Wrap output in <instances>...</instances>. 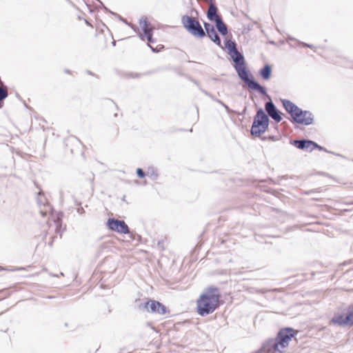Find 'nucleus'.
Here are the masks:
<instances>
[{"mask_svg": "<svg viewBox=\"0 0 353 353\" xmlns=\"http://www.w3.org/2000/svg\"><path fill=\"white\" fill-rule=\"evenodd\" d=\"M225 47L234 62V68L240 78L245 84L251 90L258 92L261 95H268L266 88L257 82L252 74L246 69L244 56L239 52L235 41L226 39Z\"/></svg>", "mask_w": 353, "mask_h": 353, "instance_id": "nucleus-1", "label": "nucleus"}, {"mask_svg": "<svg viewBox=\"0 0 353 353\" xmlns=\"http://www.w3.org/2000/svg\"><path fill=\"white\" fill-rule=\"evenodd\" d=\"M219 290L215 287L207 288L196 301V312L201 316L213 313L220 305Z\"/></svg>", "mask_w": 353, "mask_h": 353, "instance_id": "nucleus-2", "label": "nucleus"}, {"mask_svg": "<svg viewBox=\"0 0 353 353\" xmlns=\"http://www.w3.org/2000/svg\"><path fill=\"white\" fill-rule=\"evenodd\" d=\"M296 334V332L292 327H284L280 330L276 339H270L267 344L264 345L263 349L266 353H283L280 350L286 348L289 345V342Z\"/></svg>", "mask_w": 353, "mask_h": 353, "instance_id": "nucleus-3", "label": "nucleus"}, {"mask_svg": "<svg viewBox=\"0 0 353 353\" xmlns=\"http://www.w3.org/2000/svg\"><path fill=\"white\" fill-rule=\"evenodd\" d=\"M270 119L268 115L261 108L256 111L251 127V134L255 137H260L268 128Z\"/></svg>", "mask_w": 353, "mask_h": 353, "instance_id": "nucleus-4", "label": "nucleus"}, {"mask_svg": "<svg viewBox=\"0 0 353 353\" xmlns=\"http://www.w3.org/2000/svg\"><path fill=\"white\" fill-rule=\"evenodd\" d=\"M181 23L187 31L194 37L197 38H203L205 37V32L199 21L195 18L188 15H184L181 18Z\"/></svg>", "mask_w": 353, "mask_h": 353, "instance_id": "nucleus-5", "label": "nucleus"}, {"mask_svg": "<svg viewBox=\"0 0 353 353\" xmlns=\"http://www.w3.org/2000/svg\"><path fill=\"white\" fill-rule=\"evenodd\" d=\"M139 307L141 310L151 313H156L160 315H166L170 314V310L163 304L158 301L149 300L145 303H141Z\"/></svg>", "mask_w": 353, "mask_h": 353, "instance_id": "nucleus-6", "label": "nucleus"}, {"mask_svg": "<svg viewBox=\"0 0 353 353\" xmlns=\"http://www.w3.org/2000/svg\"><path fill=\"white\" fill-rule=\"evenodd\" d=\"M290 143L299 150H306L307 152H312L314 150L318 149L326 152H330L325 148L309 139H292L290 140Z\"/></svg>", "mask_w": 353, "mask_h": 353, "instance_id": "nucleus-7", "label": "nucleus"}, {"mask_svg": "<svg viewBox=\"0 0 353 353\" xmlns=\"http://www.w3.org/2000/svg\"><path fill=\"white\" fill-rule=\"evenodd\" d=\"M107 226L109 230L120 234H127L130 233L129 227L123 220L109 218L107 221Z\"/></svg>", "mask_w": 353, "mask_h": 353, "instance_id": "nucleus-8", "label": "nucleus"}, {"mask_svg": "<svg viewBox=\"0 0 353 353\" xmlns=\"http://www.w3.org/2000/svg\"><path fill=\"white\" fill-rule=\"evenodd\" d=\"M268 95L270 96L268 94ZM265 96L270 99V101L265 103V110L268 112V117H270L276 123H279L282 120L281 112L277 109L270 97Z\"/></svg>", "mask_w": 353, "mask_h": 353, "instance_id": "nucleus-9", "label": "nucleus"}, {"mask_svg": "<svg viewBox=\"0 0 353 353\" xmlns=\"http://www.w3.org/2000/svg\"><path fill=\"white\" fill-rule=\"evenodd\" d=\"M297 113L298 117L297 119H292L293 123L304 125H309L313 123L314 115L310 111L303 110L300 108Z\"/></svg>", "mask_w": 353, "mask_h": 353, "instance_id": "nucleus-10", "label": "nucleus"}, {"mask_svg": "<svg viewBox=\"0 0 353 353\" xmlns=\"http://www.w3.org/2000/svg\"><path fill=\"white\" fill-rule=\"evenodd\" d=\"M205 34L207 33L208 37L214 42L217 46H221V41L216 32L214 26L208 22H204L203 23Z\"/></svg>", "mask_w": 353, "mask_h": 353, "instance_id": "nucleus-11", "label": "nucleus"}, {"mask_svg": "<svg viewBox=\"0 0 353 353\" xmlns=\"http://www.w3.org/2000/svg\"><path fill=\"white\" fill-rule=\"evenodd\" d=\"M281 101L285 110L290 114L292 119H297V112L299 111L300 108L290 100L283 99Z\"/></svg>", "mask_w": 353, "mask_h": 353, "instance_id": "nucleus-12", "label": "nucleus"}, {"mask_svg": "<svg viewBox=\"0 0 353 353\" xmlns=\"http://www.w3.org/2000/svg\"><path fill=\"white\" fill-rule=\"evenodd\" d=\"M208 2L210 3V6L207 11V17L210 21H215L219 17H221V16L217 14L218 8L215 5V0Z\"/></svg>", "mask_w": 353, "mask_h": 353, "instance_id": "nucleus-13", "label": "nucleus"}, {"mask_svg": "<svg viewBox=\"0 0 353 353\" xmlns=\"http://www.w3.org/2000/svg\"><path fill=\"white\" fill-rule=\"evenodd\" d=\"M140 38L141 40L144 41L145 40V37L147 38V40H148V47H150V48L154 52H159L163 48V46L162 45H159V48H154L151 43H154V39L152 38V30H150L148 32H145L144 34V35L143 34H140L139 35Z\"/></svg>", "mask_w": 353, "mask_h": 353, "instance_id": "nucleus-14", "label": "nucleus"}, {"mask_svg": "<svg viewBox=\"0 0 353 353\" xmlns=\"http://www.w3.org/2000/svg\"><path fill=\"white\" fill-rule=\"evenodd\" d=\"M259 73L263 80H269L271 78L272 73V65L268 63L264 65V66L262 68H261Z\"/></svg>", "mask_w": 353, "mask_h": 353, "instance_id": "nucleus-15", "label": "nucleus"}, {"mask_svg": "<svg viewBox=\"0 0 353 353\" xmlns=\"http://www.w3.org/2000/svg\"><path fill=\"white\" fill-rule=\"evenodd\" d=\"M214 22H215L216 28L218 32L221 34L225 36L228 32V26L223 22L222 18L219 17Z\"/></svg>", "mask_w": 353, "mask_h": 353, "instance_id": "nucleus-16", "label": "nucleus"}, {"mask_svg": "<svg viewBox=\"0 0 353 353\" xmlns=\"http://www.w3.org/2000/svg\"><path fill=\"white\" fill-rule=\"evenodd\" d=\"M332 322L339 325H350L349 321L347 319V315L343 316V315L338 314L332 319Z\"/></svg>", "mask_w": 353, "mask_h": 353, "instance_id": "nucleus-17", "label": "nucleus"}, {"mask_svg": "<svg viewBox=\"0 0 353 353\" xmlns=\"http://www.w3.org/2000/svg\"><path fill=\"white\" fill-rule=\"evenodd\" d=\"M139 24H140V26L141 27L143 34L152 30L151 28H149L150 23L148 21L147 17H141L139 20Z\"/></svg>", "mask_w": 353, "mask_h": 353, "instance_id": "nucleus-18", "label": "nucleus"}, {"mask_svg": "<svg viewBox=\"0 0 353 353\" xmlns=\"http://www.w3.org/2000/svg\"><path fill=\"white\" fill-rule=\"evenodd\" d=\"M8 95V88L6 86L3 88L0 87V108H2L3 104V100L7 98Z\"/></svg>", "mask_w": 353, "mask_h": 353, "instance_id": "nucleus-19", "label": "nucleus"}, {"mask_svg": "<svg viewBox=\"0 0 353 353\" xmlns=\"http://www.w3.org/2000/svg\"><path fill=\"white\" fill-rule=\"evenodd\" d=\"M347 319L349 321L350 325H353V310L350 311L347 314Z\"/></svg>", "mask_w": 353, "mask_h": 353, "instance_id": "nucleus-20", "label": "nucleus"}, {"mask_svg": "<svg viewBox=\"0 0 353 353\" xmlns=\"http://www.w3.org/2000/svg\"><path fill=\"white\" fill-rule=\"evenodd\" d=\"M201 91L206 96L209 97L212 100L214 101H216V100L218 99H216V97H214L212 94H210V92H207L206 90H203V89H201Z\"/></svg>", "mask_w": 353, "mask_h": 353, "instance_id": "nucleus-21", "label": "nucleus"}, {"mask_svg": "<svg viewBox=\"0 0 353 353\" xmlns=\"http://www.w3.org/2000/svg\"><path fill=\"white\" fill-rule=\"evenodd\" d=\"M137 174L138 177H139L141 179L145 177V173L141 168L137 169Z\"/></svg>", "mask_w": 353, "mask_h": 353, "instance_id": "nucleus-22", "label": "nucleus"}, {"mask_svg": "<svg viewBox=\"0 0 353 353\" xmlns=\"http://www.w3.org/2000/svg\"><path fill=\"white\" fill-rule=\"evenodd\" d=\"M77 205H79V207L77 208V211L79 214H85V210L83 208V207L81 206V203L80 202H77Z\"/></svg>", "mask_w": 353, "mask_h": 353, "instance_id": "nucleus-23", "label": "nucleus"}, {"mask_svg": "<svg viewBox=\"0 0 353 353\" xmlns=\"http://www.w3.org/2000/svg\"><path fill=\"white\" fill-rule=\"evenodd\" d=\"M299 43L303 46V47H306V48H310L311 49H314V46L312 45V44H309V43H304V42H301L300 41Z\"/></svg>", "mask_w": 353, "mask_h": 353, "instance_id": "nucleus-24", "label": "nucleus"}, {"mask_svg": "<svg viewBox=\"0 0 353 353\" xmlns=\"http://www.w3.org/2000/svg\"><path fill=\"white\" fill-rule=\"evenodd\" d=\"M223 107L225 108L228 113L232 112V110L226 104H225V105H223Z\"/></svg>", "mask_w": 353, "mask_h": 353, "instance_id": "nucleus-25", "label": "nucleus"}, {"mask_svg": "<svg viewBox=\"0 0 353 353\" xmlns=\"http://www.w3.org/2000/svg\"><path fill=\"white\" fill-rule=\"evenodd\" d=\"M223 107L225 108L228 113L232 112V110L226 104H225V105H223Z\"/></svg>", "mask_w": 353, "mask_h": 353, "instance_id": "nucleus-26", "label": "nucleus"}, {"mask_svg": "<svg viewBox=\"0 0 353 353\" xmlns=\"http://www.w3.org/2000/svg\"><path fill=\"white\" fill-rule=\"evenodd\" d=\"M216 102L221 104L222 106L225 105V103L219 99H217Z\"/></svg>", "mask_w": 353, "mask_h": 353, "instance_id": "nucleus-27", "label": "nucleus"}, {"mask_svg": "<svg viewBox=\"0 0 353 353\" xmlns=\"http://www.w3.org/2000/svg\"><path fill=\"white\" fill-rule=\"evenodd\" d=\"M40 212H41V215H42L43 216H46V212H44L43 210H41V211H40Z\"/></svg>", "mask_w": 353, "mask_h": 353, "instance_id": "nucleus-28", "label": "nucleus"}, {"mask_svg": "<svg viewBox=\"0 0 353 353\" xmlns=\"http://www.w3.org/2000/svg\"><path fill=\"white\" fill-rule=\"evenodd\" d=\"M87 72H88V74H90V75H94V74H93L91 71H89V70H88Z\"/></svg>", "mask_w": 353, "mask_h": 353, "instance_id": "nucleus-29", "label": "nucleus"}, {"mask_svg": "<svg viewBox=\"0 0 353 353\" xmlns=\"http://www.w3.org/2000/svg\"><path fill=\"white\" fill-rule=\"evenodd\" d=\"M55 223H56V225L57 226L59 224V220L58 219L57 221H55Z\"/></svg>", "mask_w": 353, "mask_h": 353, "instance_id": "nucleus-30", "label": "nucleus"}, {"mask_svg": "<svg viewBox=\"0 0 353 353\" xmlns=\"http://www.w3.org/2000/svg\"><path fill=\"white\" fill-rule=\"evenodd\" d=\"M112 45H113V46H115V45H116V41H113L112 42Z\"/></svg>", "mask_w": 353, "mask_h": 353, "instance_id": "nucleus-31", "label": "nucleus"}, {"mask_svg": "<svg viewBox=\"0 0 353 353\" xmlns=\"http://www.w3.org/2000/svg\"><path fill=\"white\" fill-rule=\"evenodd\" d=\"M65 72L70 73V72L68 70H65Z\"/></svg>", "mask_w": 353, "mask_h": 353, "instance_id": "nucleus-32", "label": "nucleus"}, {"mask_svg": "<svg viewBox=\"0 0 353 353\" xmlns=\"http://www.w3.org/2000/svg\"><path fill=\"white\" fill-rule=\"evenodd\" d=\"M121 20H122L123 21H124V22H126V21H125V19H121Z\"/></svg>", "mask_w": 353, "mask_h": 353, "instance_id": "nucleus-33", "label": "nucleus"}, {"mask_svg": "<svg viewBox=\"0 0 353 353\" xmlns=\"http://www.w3.org/2000/svg\"><path fill=\"white\" fill-rule=\"evenodd\" d=\"M208 1H212V0H207Z\"/></svg>", "mask_w": 353, "mask_h": 353, "instance_id": "nucleus-34", "label": "nucleus"}]
</instances>
